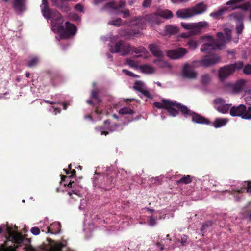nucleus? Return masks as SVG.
I'll list each match as a JSON object with an SVG mask.
<instances>
[{"instance_id": "1", "label": "nucleus", "mask_w": 251, "mask_h": 251, "mask_svg": "<svg viewBox=\"0 0 251 251\" xmlns=\"http://www.w3.org/2000/svg\"><path fill=\"white\" fill-rule=\"evenodd\" d=\"M12 228L7 226L6 227L8 236L7 241L0 247V251H16V249L21 246L25 237L20 233L12 231ZM26 251H35L33 248L27 249Z\"/></svg>"}, {"instance_id": "2", "label": "nucleus", "mask_w": 251, "mask_h": 251, "mask_svg": "<svg viewBox=\"0 0 251 251\" xmlns=\"http://www.w3.org/2000/svg\"><path fill=\"white\" fill-rule=\"evenodd\" d=\"M162 103L155 102L153 105L157 108H163L167 110L170 116L175 117L178 114V111L176 108L179 110L181 103L166 99H162Z\"/></svg>"}, {"instance_id": "3", "label": "nucleus", "mask_w": 251, "mask_h": 251, "mask_svg": "<svg viewBox=\"0 0 251 251\" xmlns=\"http://www.w3.org/2000/svg\"><path fill=\"white\" fill-rule=\"evenodd\" d=\"M243 67V62H238L220 67L218 71V77L220 80L221 81H224L226 78L232 75L236 69H241Z\"/></svg>"}, {"instance_id": "4", "label": "nucleus", "mask_w": 251, "mask_h": 251, "mask_svg": "<svg viewBox=\"0 0 251 251\" xmlns=\"http://www.w3.org/2000/svg\"><path fill=\"white\" fill-rule=\"evenodd\" d=\"M179 111L185 116H191L192 121L199 124L209 125L210 122L203 116L191 111L185 105L181 104Z\"/></svg>"}, {"instance_id": "5", "label": "nucleus", "mask_w": 251, "mask_h": 251, "mask_svg": "<svg viewBox=\"0 0 251 251\" xmlns=\"http://www.w3.org/2000/svg\"><path fill=\"white\" fill-rule=\"evenodd\" d=\"M229 113L233 117H241L242 119L251 120V107H246L244 104L230 107Z\"/></svg>"}, {"instance_id": "6", "label": "nucleus", "mask_w": 251, "mask_h": 251, "mask_svg": "<svg viewBox=\"0 0 251 251\" xmlns=\"http://www.w3.org/2000/svg\"><path fill=\"white\" fill-rule=\"evenodd\" d=\"M65 29L61 24H55L54 27L56 28L59 32L62 33L61 35L65 38L73 36L75 34L76 31V27L75 25L71 24L69 22H66L65 23Z\"/></svg>"}, {"instance_id": "7", "label": "nucleus", "mask_w": 251, "mask_h": 251, "mask_svg": "<svg viewBox=\"0 0 251 251\" xmlns=\"http://www.w3.org/2000/svg\"><path fill=\"white\" fill-rule=\"evenodd\" d=\"M130 45L125 41H120L111 46L110 51L112 53H120L121 55L125 56L130 53Z\"/></svg>"}, {"instance_id": "8", "label": "nucleus", "mask_w": 251, "mask_h": 251, "mask_svg": "<svg viewBox=\"0 0 251 251\" xmlns=\"http://www.w3.org/2000/svg\"><path fill=\"white\" fill-rule=\"evenodd\" d=\"M181 26L185 29L190 30L192 35H195L201 32L202 29L207 26V23L201 22L198 23H181Z\"/></svg>"}, {"instance_id": "9", "label": "nucleus", "mask_w": 251, "mask_h": 251, "mask_svg": "<svg viewBox=\"0 0 251 251\" xmlns=\"http://www.w3.org/2000/svg\"><path fill=\"white\" fill-rule=\"evenodd\" d=\"M205 38L208 42L202 45L201 48V51L204 52L206 53H210L216 49H220V45L213 37L207 36H205Z\"/></svg>"}, {"instance_id": "10", "label": "nucleus", "mask_w": 251, "mask_h": 251, "mask_svg": "<svg viewBox=\"0 0 251 251\" xmlns=\"http://www.w3.org/2000/svg\"><path fill=\"white\" fill-rule=\"evenodd\" d=\"M42 13L43 16L47 20H60L62 18V15L57 10L50 9L49 7L42 8Z\"/></svg>"}, {"instance_id": "11", "label": "nucleus", "mask_w": 251, "mask_h": 251, "mask_svg": "<svg viewBox=\"0 0 251 251\" xmlns=\"http://www.w3.org/2000/svg\"><path fill=\"white\" fill-rule=\"evenodd\" d=\"M187 52L185 48H178L176 49L170 50L167 51L168 57L173 59H179L182 58Z\"/></svg>"}, {"instance_id": "12", "label": "nucleus", "mask_w": 251, "mask_h": 251, "mask_svg": "<svg viewBox=\"0 0 251 251\" xmlns=\"http://www.w3.org/2000/svg\"><path fill=\"white\" fill-rule=\"evenodd\" d=\"M220 61V58L216 55H211L209 56H205L200 63L201 65L204 67H209L214 65Z\"/></svg>"}, {"instance_id": "13", "label": "nucleus", "mask_w": 251, "mask_h": 251, "mask_svg": "<svg viewBox=\"0 0 251 251\" xmlns=\"http://www.w3.org/2000/svg\"><path fill=\"white\" fill-rule=\"evenodd\" d=\"M103 182L101 183V187L105 190L108 191L111 189L115 182V177L112 176L107 175L103 177Z\"/></svg>"}, {"instance_id": "14", "label": "nucleus", "mask_w": 251, "mask_h": 251, "mask_svg": "<svg viewBox=\"0 0 251 251\" xmlns=\"http://www.w3.org/2000/svg\"><path fill=\"white\" fill-rule=\"evenodd\" d=\"M182 73L183 77L189 79H195L197 75V73L195 72L192 67L188 64L184 66Z\"/></svg>"}, {"instance_id": "15", "label": "nucleus", "mask_w": 251, "mask_h": 251, "mask_svg": "<svg viewBox=\"0 0 251 251\" xmlns=\"http://www.w3.org/2000/svg\"><path fill=\"white\" fill-rule=\"evenodd\" d=\"M245 81L242 79L236 81L235 83H228L227 86L231 89L234 93H237L241 92L245 85Z\"/></svg>"}, {"instance_id": "16", "label": "nucleus", "mask_w": 251, "mask_h": 251, "mask_svg": "<svg viewBox=\"0 0 251 251\" xmlns=\"http://www.w3.org/2000/svg\"><path fill=\"white\" fill-rule=\"evenodd\" d=\"M48 240L49 246L48 251H62V249L66 246L63 243L55 242L50 238Z\"/></svg>"}, {"instance_id": "17", "label": "nucleus", "mask_w": 251, "mask_h": 251, "mask_svg": "<svg viewBox=\"0 0 251 251\" xmlns=\"http://www.w3.org/2000/svg\"><path fill=\"white\" fill-rule=\"evenodd\" d=\"M13 7L15 11L23 12L26 10V0H14Z\"/></svg>"}, {"instance_id": "18", "label": "nucleus", "mask_w": 251, "mask_h": 251, "mask_svg": "<svg viewBox=\"0 0 251 251\" xmlns=\"http://www.w3.org/2000/svg\"><path fill=\"white\" fill-rule=\"evenodd\" d=\"M145 20L151 24H159L160 18L158 12L147 14L144 17Z\"/></svg>"}, {"instance_id": "19", "label": "nucleus", "mask_w": 251, "mask_h": 251, "mask_svg": "<svg viewBox=\"0 0 251 251\" xmlns=\"http://www.w3.org/2000/svg\"><path fill=\"white\" fill-rule=\"evenodd\" d=\"M176 15L177 17L182 19H186L194 16L191 8L179 9L177 11Z\"/></svg>"}, {"instance_id": "20", "label": "nucleus", "mask_w": 251, "mask_h": 251, "mask_svg": "<svg viewBox=\"0 0 251 251\" xmlns=\"http://www.w3.org/2000/svg\"><path fill=\"white\" fill-rule=\"evenodd\" d=\"M133 89L137 91L142 93L144 96L148 98H151L150 92L144 89V84L140 81H136L133 86Z\"/></svg>"}, {"instance_id": "21", "label": "nucleus", "mask_w": 251, "mask_h": 251, "mask_svg": "<svg viewBox=\"0 0 251 251\" xmlns=\"http://www.w3.org/2000/svg\"><path fill=\"white\" fill-rule=\"evenodd\" d=\"M149 49L151 53L155 57L158 58H162L164 57V54L158 46L155 44H150L149 46Z\"/></svg>"}, {"instance_id": "22", "label": "nucleus", "mask_w": 251, "mask_h": 251, "mask_svg": "<svg viewBox=\"0 0 251 251\" xmlns=\"http://www.w3.org/2000/svg\"><path fill=\"white\" fill-rule=\"evenodd\" d=\"M61 227V224L59 222H54L47 227L48 232L52 234L59 233L60 232Z\"/></svg>"}, {"instance_id": "23", "label": "nucleus", "mask_w": 251, "mask_h": 251, "mask_svg": "<svg viewBox=\"0 0 251 251\" xmlns=\"http://www.w3.org/2000/svg\"><path fill=\"white\" fill-rule=\"evenodd\" d=\"M54 6L58 8L62 12L68 13L71 9L69 3L65 0H60Z\"/></svg>"}, {"instance_id": "24", "label": "nucleus", "mask_w": 251, "mask_h": 251, "mask_svg": "<svg viewBox=\"0 0 251 251\" xmlns=\"http://www.w3.org/2000/svg\"><path fill=\"white\" fill-rule=\"evenodd\" d=\"M207 6L202 3H200L197 4L195 7L191 8L194 16L200 14L206 11Z\"/></svg>"}, {"instance_id": "25", "label": "nucleus", "mask_w": 251, "mask_h": 251, "mask_svg": "<svg viewBox=\"0 0 251 251\" xmlns=\"http://www.w3.org/2000/svg\"><path fill=\"white\" fill-rule=\"evenodd\" d=\"M101 92L100 89H94L91 91V98L95 100L98 103H101L102 100L100 96V94Z\"/></svg>"}, {"instance_id": "26", "label": "nucleus", "mask_w": 251, "mask_h": 251, "mask_svg": "<svg viewBox=\"0 0 251 251\" xmlns=\"http://www.w3.org/2000/svg\"><path fill=\"white\" fill-rule=\"evenodd\" d=\"M126 5V2L124 1H120L118 3L116 4L114 2H109L107 3L105 7L112 8L114 9H118L120 8H123Z\"/></svg>"}, {"instance_id": "27", "label": "nucleus", "mask_w": 251, "mask_h": 251, "mask_svg": "<svg viewBox=\"0 0 251 251\" xmlns=\"http://www.w3.org/2000/svg\"><path fill=\"white\" fill-rule=\"evenodd\" d=\"M227 121L226 118H216L213 123V126L215 128H219L225 126Z\"/></svg>"}, {"instance_id": "28", "label": "nucleus", "mask_w": 251, "mask_h": 251, "mask_svg": "<svg viewBox=\"0 0 251 251\" xmlns=\"http://www.w3.org/2000/svg\"><path fill=\"white\" fill-rule=\"evenodd\" d=\"M159 17H162L166 19H171L173 17L172 12L169 10H160L158 11Z\"/></svg>"}, {"instance_id": "29", "label": "nucleus", "mask_w": 251, "mask_h": 251, "mask_svg": "<svg viewBox=\"0 0 251 251\" xmlns=\"http://www.w3.org/2000/svg\"><path fill=\"white\" fill-rule=\"evenodd\" d=\"M165 31L167 34L172 35L176 34L179 31V28L177 26L169 25L165 26Z\"/></svg>"}, {"instance_id": "30", "label": "nucleus", "mask_w": 251, "mask_h": 251, "mask_svg": "<svg viewBox=\"0 0 251 251\" xmlns=\"http://www.w3.org/2000/svg\"><path fill=\"white\" fill-rule=\"evenodd\" d=\"M130 52H131L132 53H135V54L145 53L147 52V50L142 46L136 48L130 45Z\"/></svg>"}, {"instance_id": "31", "label": "nucleus", "mask_w": 251, "mask_h": 251, "mask_svg": "<svg viewBox=\"0 0 251 251\" xmlns=\"http://www.w3.org/2000/svg\"><path fill=\"white\" fill-rule=\"evenodd\" d=\"M231 106V104H226V103H224L222 105L217 107V110L222 114H226L227 113L230 109Z\"/></svg>"}, {"instance_id": "32", "label": "nucleus", "mask_w": 251, "mask_h": 251, "mask_svg": "<svg viewBox=\"0 0 251 251\" xmlns=\"http://www.w3.org/2000/svg\"><path fill=\"white\" fill-rule=\"evenodd\" d=\"M192 182V179L190 175H184L179 180L176 181L177 185L183 183L188 184Z\"/></svg>"}, {"instance_id": "33", "label": "nucleus", "mask_w": 251, "mask_h": 251, "mask_svg": "<svg viewBox=\"0 0 251 251\" xmlns=\"http://www.w3.org/2000/svg\"><path fill=\"white\" fill-rule=\"evenodd\" d=\"M140 69L143 73L147 74H152L154 71L153 67L147 64L141 66Z\"/></svg>"}, {"instance_id": "34", "label": "nucleus", "mask_w": 251, "mask_h": 251, "mask_svg": "<svg viewBox=\"0 0 251 251\" xmlns=\"http://www.w3.org/2000/svg\"><path fill=\"white\" fill-rule=\"evenodd\" d=\"M244 214L251 221V201L249 202L243 209Z\"/></svg>"}, {"instance_id": "35", "label": "nucleus", "mask_w": 251, "mask_h": 251, "mask_svg": "<svg viewBox=\"0 0 251 251\" xmlns=\"http://www.w3.org/2000/svg\"><path fill=\"white\" fill-rule=\"evenodd\" d=\"M217 37L218 39H215L217 41L218 43L220 45V48L226 43L225 37L223 33L218 32L217 33Z\"/></svg>"}, {"instance_id": "36", "label": "nucleus", "mask_w": 251, "mask_h": 251, "mask_svg": "<svg viewBox=\"0 0 251 251\" xmlns=\"http://www.w3.org/2000/svg\"><path fill=\"white\" fill-rule=\"evenodd\" d=\"M224 103H226V100L224 99L221 98H216L213 100L214 107L215 109L217 110V107L222 105Z\"/></svg>"}, {"instance_id": "37", "label": "nucleus", "mask_w": 251, "mask_h": 251, "mask_svg": "<svg viewBox=\"0 0 251 251\" xmlns=\"http://www.w3.org/2000/svg\"><path fill=\"white\" fill-rule=\"evenodd\" d=\"M227 10V8L226 7L222 8L220 9L219 10L212 12L210 14V16L215 18L217 19L220 16H222L223 14V13L226 11Z\"/></svg>"}, {"instance_id": "38", "label": "nucleus", "mask_w": 251, "mask_h": 251, "mask_svg": "<svg viewBox=\"0 0 251 251\" xmlns=\"http://www.w3.org/2000/svg\"><path fill=\"white\" fill-rule=\"evenodd\" d=\"M231 16L235 20L238 21L239 23H243L244 15L242 12L234 13Z\"/></svg>"}, {"instance_id": "39", "label": "nucleus", "mask_w": 251, "mask_h": 251, "mask_svg": "<svg viewBox=\"0 0 251 251\" xmlns=\"http://www.w3.org/2000/svg\"><path fill=\"white\" fill-rule=\"evenodd\" d=\"M119 113L120 114H129L132 115L134 113V111L131 108L129 107H124L119 110Z\"/></svg>"}, {"instance_id": "40", "label": "nucleus", "mask_w": 251, "mask_h": 251, "mask_svg": "<svg viewBox=\"0 0 251 251\" xmlns=\"http://www.w3.org/2000/svg\"><path fill=\"white\" fill-rule=\"evenodd\" d=\"M211 80L209 75L205 74L202 75L201 77V82L203 85L208 84Z\"/></svg>"}, {"instance_id": "41", "label": "nucleus", "mask_w": 251, "mask_h": 251, "mask_svg": "<svg viewBox=\"0 0 251 251\" xmlns=\"http://www.w3.org/2000/svg\"><path fill=\"white\" fill-rule=\"evenodd\" d=\"M70 173L71 175L67 176L66 175H62V181H65L66 178L71 179L75 176H76V171L75 169L71 170L70 171Z\"/></svg>"}, {"instance_id": "42", "label": "nucleus", "mask_w": 251, "mask_h": 251, "mask_svg": "<svg viewBox=\"0 0 251 251\" xmlns=\"http://www.w3.org/2000/svg\"><path fill=\"white\" fill-rule=\"evenodd\" d=\"M110 25L119 26L123 25L122 20L119 18L109 22Z\"/></svg>"}, {"instance_id": "43", "label": "nucleus", "mask_w": 251, "mask_h": 251, "mask_svg": "<svg viewBox=\"0 0 251 251\" xmlns=\"http://www.w3.org/2000/svg\"><path fill=\"white\" fill-rule=\"evenodd\" d=\"M104 126H97L95 128L96 132H100L101 135L106 136L109 134V132L105 131Z\"/></svg>"}, {"instance_id": "44", "label": "nucleus", "mask_w": 251, "mask_h": 251, "mask_svg": "<svg viewBox=\"0 0 251 251\" xmlns=\"http://www.w3.org/2000/svg\"><path fill=\"white\" fill-rule=\"evenodd\" d=\"M187 45L190 48L192 49H195L198 46V43L194 40L189 39L187 42Z\"/></svg>"}, {"instance_id": "45", "label": "nucleus", "mask_w": 251, "mask_h": 251, "mask_svg": "<svg viewBox=\"0 0 251 251\" xmlns=\"http://www.w3.org/2000/svg\"><path fill=\"white\" fill-rule=\"evenodd\" d=\"M39 62V59L38 57H35L31 59L27 64V66L29 67H32L36 66Z\"/></svg>"}, {"instance_id": "46", "label": "nucleus", "mask_w": 251, "mask_h": 251, "mask_svg": "<svg viewBox=\"0 0 251 251\" xmlns=\"http://www.w3.org/2000/svg\"><path fill=\"white\" fill-rule=\"evenodd\" d=\"M62 179V177L61 178ZM61 183L63 184V185L65 187L68 186L70 188L74 187L73 186V184L74 183V181H72L71 180V179H68L66 178L65 181H62V180H61Z\"/></svg>"}, {"instance_id": "47", "label": "nucleus", "mask_w": 251, "mask_h": 251, "mask_svg": "<svg viewBox=\"0 0 251 251\" xmlns=\"http://www.w3.org/2000/svg\"><path fill=\"white\" fill-rule=\"evenodd\" d=\"M243 29H244L243 23H239V24L236 26V30L237 33L238 35L241 34L242 33Z\"/></svg>"}, {"instance_id": "48", "label": "nucleus", "mask_w": 251, "mask_h": 251, "mask_svg": "<svg viewBox=\"0 0 251 251\" xmlns=\"http://www.w3.org/2000/svg\"><path fill=\"white\" fill-rule=\"evenodd\" d=\"M213 223L212 221H208L203 223L202 225L201 230L203 231L206 228L212 226Z\"/></svg>"}, {"instance_id": "49", "label": "nucleus", "mask_w": 251, "mask_h": 251, "mask_svg": "<svg viewBox=\"0 0 251 251\" xmlns=\"http://www.w3.org/2000/svg\"><path fill=\"white\" fill-rule=\"evenodd\" d=\"M251 90H249L248 92V94L245 97V101L248 105L251 106Z\"/></svg>"}, {"instance_id": "50", "label": "nucleus", "mask_w": 251, "mask_h": 251, "mask_svg": "<svg viewBox=\"0 0 251 251\" xmlns=\"http://www.w3.org/2000/svg\"><path fill=\"white\" fill-rule=\"evenodd\" d=\"M122 72L125 73L126 75L129 76H131L134 78H137L138 77V76L134 74H133L132 72L126 70V69H123Z\"/></svg>"}, {"instance_id": "51", "label": "nucleus", "mask_w": 251, "mask_h": 251, "mask_svg": "<svg viewBox=\"0 0 251 251\" xmlns=\"http://www.w3.org/2000/svg\"><path fill=\"white\" fill-rule=\"evenodd\" d=\"M127 64L130 66V67L134 68H137V65L136 62L134 60H131L130 59H127Z\"/></svg>"}, {"instance_id": "52", "label": "nucleus", "mask_w": 251, "mask_h": 251, "mask_svg": "<svg viewBox=\"0 0 251 251\" xmlns=\"http://www.w3.org/2000/svg\"><path fill=\"white\" fill-rule=\"evenodd\" d=\"M243 72L246 75L251 74V65H246L243 69Z\"/></svg>"}, {"instance_id": "53", "label": "nucleus", "mask_w": 251, "mask_h": 251, "mask_svg": "<svg viewBox=\"0 0 251 251\" xmlns=\"http://www.w3.org/2000/svg\"><path fill=\"white\" fill-rule=\"evenodd\" d=\"M149 224L151 226H154L156 224V219L152 215L150 217Z\"/></svg>"}, {"instance_id": "54", "label": "nucleus", "mask_w": 251, "mask_h": 251, "mask_svg": "<svg viewBox=\"0 0 251 251\" xmlns=\"http://www.w3.org/2000/svg\"><path fill=\"white\" fill-rule=\"evenodd\" d=\"M31 232L34 235H38L40 233V230L38 227H33L31 228Z\"/></svg>"}, {"instance_id": "55", "label": "nucleus", "mask_w": 251, "mask_h": 251, "mask_svg": "<svg viewBox=\"0 0 251 251\" xmlns=\"http://www.w3.org/2000/svg\"><path fill=\"white\" fill-rule=\"evenodd\" d=\"M120 126L119 124H115L107 128V129L111 132H114L118 129Z\"/></svg>"}, {"instance_id": "56", "label": "nucleus", "mask_w": 251, "mask_h": 251, "mask_svg": "<svg viewBox=\"0 0 251 251\" xmlns=\"http://www.w3.org/2000/svg\"><path fill=\"white\" fill-rule=\"evenodd\" d=\"M188 237L187 236L184 235L182 237H181V239L180 240L181 244L182 246H185L187 244H188L187 242Z\"/></svg>"}, {"instance_id": "57", "label": "nucleus", "mask_w": 251, "mask_h": 251, "mask_svg": "<svg viewBox=\"0 0 251 251\" xmlns=\"http://www.w3.org/2000/svg\"><path fill=\"white\" fill-rule=\"evenodd\" d=\"M224 36L225 37L226 42L230 41L231 38V31L228 30L226 32Z\"/></svg>"}, {"instance_id": "58", "label": "nucleus", "mask_w": 251, "mask_h": 251, "mask_svg": "<svg viewBox=\"0 0 251 251\" xmlns=\"http://www.w3.org/2000/svg\"><path fill=\"white\" fill-rule=\"evenodd\" d=\"M151 2V0H144L142 3V6L144 8L150 7Z\"/></svg>"}, {"instance_id": "59", "label": "nucleus", "mask_w": 251, "mask_h": 251, "mask_svg": "<svg viewBox=\"0 0 251 251\" xmlns=\"http://www.w3.org/2000/svg\"><path fill=\"white\" fill-rule=\"evenodd\" d=\"M75 8L76 11H79V12H82L83 10V7L82 6V5L81 4H80L79 3L77 4L75 6Z\"/></svg>"}, {"instance_id": "60", "label": "nucleus", "mask_w": 251, "mask_h": 251, "mask_svg": "<svg viewBox=\"0 0 251 251\" xmlns=\"http://www.w3.org/2000/svg\"><path fill=\"white\" fill-rule=\"evenodd\" d=\"M121 12L123 13V17L124 18H126L130 16V12L128 10H126L125 11L122 10Z\"/></svg>"}, {"instance_id": "61", "label": "nucleus", "mask_w": 251, "mask_h": 251, "mask_svg": "<svg viewBox=\"0 0 251 251\" xmlns=\"http://www.w3.org/2000/svg\"><path fill=\"white\" fill-rule=\"evenodd\" d=\"M245 183L247 184V188H246L247 192L251 194V182L245 181Z\"/></svg>"}, {"instance_id": "62", "label": "nucleus", "mask_w": 251, "mask_h": 251, "mask_svg": "<svg viewBox=\"0 0 251 251\" xmlns=\"http://www.w3.org/2000/svg\"><path fill=\"white\" fill-rule=\"evenodd\" d=\"M42 3L44 5L42 8H49V3L48 0H42Z\"/></svg>"}, {"instance_id": "63", "label": "nucleus", "mask_w": 251, "mask_h": 251, "mask_svg": "<svg viewBox=\"0 0 251 251\" xmlns=\"http://www.w3.org/2000/svg\"><path fill=\"white\" fill-rule=\"evenodd\" d=\"M154 63L160 66L161 67H162L163 66L162 65H161V63H163L161 60L160 59H157V60H155L153 62Z\"/></svg>"}, {"instance_id": "64", "label": "nucleus", "mask_w": 251, "mask_h": 251, "mask_svg": "<svg viewBox=\"0 0 251 251\" xmlns=\"http://www.w3.org/2000/svg\"><path fill=\"white\" fill-rule=\"evenodd\" d=\"M95 112L97 114H101V110L98 107H96Z\"/></svg>"}]
</instances>
